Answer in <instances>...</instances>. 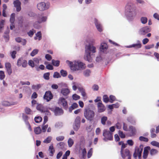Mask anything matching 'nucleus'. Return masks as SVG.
Masks as SVG:
<instances>
[{"mask_svg": "<svg viewBox=\"0 0 159 159\" xmlns=\"http://www.w3.org/2000/svg\"><path fill=\"white\" fill-rule=\"evenodd\" d=\"M96 52V48L93 45L90 44L86 45L85 47L84 59L89 62H91L92 60L91 56L93 55L91 53H95Z\"/></svg>", "mask_w": 159, "mask_h": 159, "instance_id": "obj_1", "label": "nucleus"}, {"mask_svg": "<svg viewBox=\"0 0 159 159\" xmlns=\"http://www.w3.org/2000/svg\"><path fill=\"white\" fill-rule=\"evenodd\" d=\"M125 9L128 19L130 20H132L135 16L134 5L131 2H129L126 4Z\"/></svg>", "mask_w": 159, "mask_h": 159, "instance_id": "obj_2", "label": "nucleus"}, {"mask_svg": "<svg viewBox=\"0 0 159 159\" xmlns=\"http://www.w3.org/2000/svg\"><path fill=\"white\" fill-rule=\"evenodd\" d=\"M73 63V66H71V69L74 71L83 70L86 67L85 64L80 61H75Z\"/></svg>", "mask_w": 159, "mask_h": 159, "instance_id": "obj_3", "label": "nucleus"}, {"mask_svg": "<svg viewBox=\"0 0 159 159\" xmlns=\"http://www.w3.org/2000/svg\"><path fill=\"white\" fill-rule=\"evenodd\" d=\"M84 116L88 120L91 121L94 118L95 112L90 108H87L84 109Z\"/></svg>", "mask_w": 159, "mask_h": 159, "instance_id": "obj_4", "label": "nucleus"}, {"mask_svg": "<svg viewBox=\"0 0 159 159\" xmlns=\"http://www.w3.org/2000/svg\"><path fill=\"white\" fill-rule=\"evenodd\" d=\"M113 133L110 132L107 129L103 131L102 135L104 137L103 140L105 141L107 140H112L113 139Z\"/></svg>", "mask_w": 159, "mask_h": 159, "instance_id": "obj_5", "label": "nucleus"}, {"mask_svg": "<svg viewBox=\"0 0 159 159\" xmlns=\"http://www.w3.org/2000/svg\"><path fill=\"white\" fill-rule=\"evenodd\" d=\"M37 110L40 111L42 113H45L46 114L48 115L49 112V109L52 110L51 108H48L46 107H44L43 105L39 104L37 105L36 107Z\"/></svg>", "mask_w": 159, "mask_h": 159, "instance_id": "obj_6", "label": "nucleus"}, {"mask_svg": "<svg viewBox=\"0 0 159 159\" xmlns=\"http://www.w3.org/2000/svg\"><path fill=\"white\" fill-rule=\"evenodd\" d=\"M49 6V3L46 4L44 2L39 3L37 5L38 9L41 11H43L48 9Z\"/></svg>", "mask_w": 159, "mask_h": 159, "instance_id": "obj_7", "label": "nucleus"}, {"mask_svg": "<svg viewBox=\"0 0 159 159\" xmlns=\"http://www.w3.org/2000/svg\"><path fill=\"white\" fill-rule=\"evenodd\" d=\"M58 103L60 105H61L65 108H67L68 107L67 102L66 99L63 98H60L58 101Z\"/></svg>", "mask_w": 159, "mask_h": 159, "instance_id": "obj_8", "label": "nucleus"}, {"mask_svg": "<svg viewBox=\"0 0 159 159\" xmlns=\"http://www.w3.org/2000/svg\"><path fill=\"white\" fill-rule=\"evenodd\" d=\"M151 31L150 28L148 26L141 28L139 31V34L141 35H144Z\"/></svg>", "mask_w": 159, "mask_h": 159, "instance_id": "obj_9", "label": "nucleus"}, {"mask_svg": "<svg viewBox=\"0 0 159 159\" xmlns=\"http://www.w3.org/2000/svg\"><path fill=\"white\" fill-rule=\"evenodd\" d=\"M17 65L18 66H21L22 67L25 68L27 66V61L23 58H20L17 61Z\"/></svg>", "mask_w": 159, "mask_h": 159, "instance_id": "obj_10", "label": "nucleus"}, {"mask_svg": "<svg viewBox=\"0 0 159 159\" xmlns=\"http://www.w3.org/2000/svg\"><path fill=\"white\" fill-rule=\"evenodd\" d=\"M98 108V112L101 113L104 112L106 110V107L102 103V102H99L97 104Z\"/></svg>", "mask_w": 159, "mask_h": 159, "instance_id": "obj_11", "label": "nucleus"}, {"mask_svg": "<svg viewBox=\"0 0 159 159\" xmlns=\"http://www.w3.org/2000/svg\"><path fill=\"white\" fill-rule=\"evenodd\" d=\"M53 98L52 93L50 91L46 92L44 96V99L46 100L47 102L49 101Z\"/></svg>", "mask_w": 159, "mask_h": 159, "instance_id": "obj_12", "label": "nucleus"}, {"mask_svg": "<svg viewBox=\"0 0 159 159\" xmlns=\"http://www.w3.org/2000/svg\"><path fill=\"white\" fill-rule=\"evenodd\" d=\"M94 23L97 30L100 32H102V25L96 19H94Z\"/></svg>", "mask_w": 159, "mask_h": 159, "instance_id": "obj_13", "label": "nucleus"}, {"mask_svg": "<svg viewBox=\"0 0 159 159\" xmlns=\"http://www.w3.org/2000/svg\"><path fill=\"white\" fill-rule=\"evenodd\" d=\"M47 19V17L42 15H39L37 16V20L39 23H41L45 22Z\"/></svg>", "mask_w": 159, "mask_h": 159, "instance_id": "obj_14", "label": "nucleus"}, {"mask_svg": "<svg viewBox=\"0 0 159 159\" xmlns=\"http://www.w3.org/2000/svg\"><path fill=\"white\" fill-rule=\"evenodd\" d=\"M18 102H10L7 101H3L2 102V105L5 106H8L16 105Z\"/></svg>", "mask_w": 159, "mask_h": 159, "instance_id": "obj_15", "label": "nucleus"}, {"mask_svg": "<svg viewBox=\"0 0 159 159\" xmlns=\"http://www.w3.org/2000/svg\"><path fill=\"white\" fill-rule=\"evenodd\" d=\"M5 66L8 74V75H10L12 73V70L11 64L9 62L6 63L5 64Z\"/></svg>", "mask_w": 159, "mask_h": 159, "instance_id": "obj_16", "label": "nucleus"}, {"mask_svg": "<svg viewBox=\"0 0 159 159\" xmlns=\"http://www.w3.org/2000/svg\"><path fill=\"white\" fill-rule=\"evenodd\" d=\"M14 6L16 8V11H19L21 10V3L18 0H16L14 1L13 2Z\"/></svg>", "mask_w": 159, "mask_h": 159, "instance_id": "obj_17", "label": "nucleus"}, {"mask_svg": "<svg viewBox=\"0 0 159 159\" xmlns=\"http://www.w3.org/2000/svg\"><path fill=\"white\" fill-rule=\"evenodd\" d=\"M150 149V147L148 146L144 148L143 156V157L144 159H145L147 158L148 154V150H149Z\"/></svg>", "mask_w": 159, "mask_h": 159, "instance_id": "obj_18", "label": "nucleus"}, {"mask_svg": "<svg viewBox=\"0 0 159 159\" xmlns=\"http://www.w3.org/2000/svg\"><path fill=\"white\" fill-rule=\"evenodd\" d=\"M54 113L56 116H59L63 114V110L59 107H56L54 110Z\"/></svg>", "mask_w": 159, "mask_h": 159, "instance_id": "obj_19", "label": "nucleus"}, {"mask_svg": "<svg viewBox=\"0 0 159 159\" xmlns=\"http://www.w3.org/2000/svg\"><path fill=\"white\" fill-rule=\"evenodd\" d=\"M48 151L49 152V156L51 157L53 156L55 152V150L53 147V144H52L49 146Z\"/></svg>", "mask_w": 159, "mask_h": 159, "instance_id": "obj_20", "label": "nucleus"}, {"mask_svg": "<svg viewBox=\"0 0 159 159\" xmlns=\"http://www.w3.org/2000/svg\"><path fill=\"white\" fill-rule=\"evenodd\" d=\"M108 48V46L105 43H102L101 44L100 49L101 52H104Z\"/></svg>", "mask_w": 159, "mask_h": 159, "instance_id": "obj_21", "label": "nucleus"}, {"mask_svg": "<svg viewBox=\"0 0 159 159\" xmlns=\"http://www.w3.org/2000/svg\"><path fill=\"white\" fill-rule=\"evenodd\" d=\"M142 45L140 42L139 40L137 41V43L133 44L129 47V48L134 47L136 48H139L141 47Z\"/></svg>", "mask_w": 159, "mask_h": 159, "instance_id": "obj_22", "label": "nucleus"}, {"mask_svg": "<svg viewBox=\"0 0 159 159\" xmlns=\"http://www.w3.org/2000/svg\"><path fill=\"white\" fill-rule=\"evenodd\" d=\"M70 92L69 89L68 88H64L61 89V93L64 96L67 95Z\"/></svg>", "mask_w": 159, "mask_h": 159, "instance_id": "obj_23", "label": "nucleus"}, {"mask_svg": "<svg viewBox=\"0 0 159 159\" xmlns=\"http://www.w3.org/2000/svg\"><path fill=\"white\" fill-rule=\"evenodd\" d=\"M78 89L81 93L82 96L83 97L86 98V94L85 92V90L82 87H78Z\"/></svg>", "mask_w": 159, "mask_h": 159, "instance_id": "obj_24", "label": "nucleus"}, {"mask_svg": "<svg viewBox=\"0 0 159 159\" xmlns=\"http://www.w3.org/2000/svg\"><path fill=\"white\" fill-rule=\"evenodd\" d=\"M127 144H124V143L122 144L121 147V150L120 151V153L122 158L123 159H125V156L123 154V150L124 148L126 147Z\"/></svg>", "mask_w": 159, "mask_h": 159, "instance_id": "obj_25", "label": "nucleus"}, {"mask_svg": "<svg viewBox=\"0 0 159 159\" xmlns=\"http://www.w3.org/2000/svg\"><path fill=\"white\" fill-rule=\"evenodd\" d=\"M42 39V34L41 32L39 31L38 32L35 34V36L34 37V39L35 40H40Z\"/></svg>", "mask_w": 159, "mask_h": 159, "instance_id": "obj_26", "label": "nucleus"}, {"mask_svg": "<svg viewBox=\"0 0 159 159\" xmlns=\"http://www.w3.org/2000/svg\"><path fill=\"white\" fill-rule=\"evenodd\" d=\"M129 131L131 134V135H133L135 134L136 133V130L135 128L132 126L129 127Z\"/></svg>", "mask_w": 159, "mask_h": 159, "instance_id": "obj_27", "label": "nucleus"}, {"mask_svg": "<svg viewBox=\"0 0 159 159\" xmlns=\"http://www.w3.org/2000/svg\"><path fill=\"white\" fill-rule=\"evenodd\" d=\"M52 64L54 66H58L60 64V61L58 60H52Z\"/></svg>", "mask_w": 159, "mask_h": 159, "instance_id": "obj_28", "label": "nucleus"}, {"mask_svg": "<svg viewBox=\"0 0 159 159\" xmlns=\"http://www.w3.org/2000/svg\"><path fill=\"white\" fill-rule=\"evenodd\" d=\"M72 89L74 91H75L77 89H78V88L79 87H78V84L76 82H73L72 83Z\"/></svg>", "mask_w": 159, "mask_h": 159, "instance_id": "obj_29", "label": "nucleus"}, {"mask_svg": "<svg viewBox=\"0 0 159 159\" xmlns=\"http://www.w3.org/2000/svg\"><path fill=\"white\" fill-rule=\"evenodd\" d=\"M24 118L25 119V123H26V124L28 126L29 129V130L30 131H32V129L31 128V126H30V124L29 123V122L28 121H27L26 120L27 119V118H28L27 116H25L24 117Z\"/></svg>", "mask_w": 159, "mask_h": 159, "instance_id": "obj_30", "label": "nucleus"}, {"mask_svg": "<svg viewBox=\"0 0 159 159\" xmlns=\"http://www.w3.org/2000/svg\"><path fill=\"white\" fill-rule=\"evenodd\" d=\"M52 139V138L51 136H48L47 138H46L43 141V142L45 143H50Z\"/></svg>", "mask_w": 159, "mask_h": 159, "instance_id": "obj_31", "label": "nucleus"}, {"mask_svg": "<svg viewBox=\"0 0 159 159\" xmlns=\"http://www.w3.org/2000/svg\"><path fill=\"white\" fill-rule=\"evenodd\" d=\"M107 120V117L106 116H103L101 119V123L103 125L106 124V122Z\"/></svg>", "mask_w": 159, "mask_h": 159, "instance_id": "obj_32", "label": "nucleus"}, {"mask_svg": "<svg viewBox=\"0 0 159 159\" xmlns=\"http://www.w3.org/2000/svg\"><path fill=\"white\" fill-rule=\"evenodd\" d=\"M34 132L35 134H40L41 132V128L39 127H36L34 129Z\"/></svg>", "mask_w": 159, "mask_h": 159, "instance_id": "obj_33", "label": "nucleus"}, {"mask_svg": "<svg viewBox=\"0 0 159 159\" xmlns=\"http://www.w3.org/2000/svg\"><path fill=\"white\" fill-rule=\"evenodd\" d=\"M15 14L14 13H13L11 15L10 20L11 23L14 24L15 21Z\"/></svg>", "mask_w": 159, "mask_h": 159, "instance_id": "obj_34", "label": "nucleus"}, {"mask_svg": "<svg viewBox=\"0 0 159 159\" xmlns=\"http://www.w3.org/2000/svg\"><path fill=\"white\" fill-rule=\"evenodd\" d=\"M143 145H140L139 147L137 149H136L137 151L138 154H142L143 150Z\"/></svg>", "mask_w": 159, "mask_h": 159, "instance_id": "obj_35", "label": "nucleus"}, {"mask_svg": "<svg viewBox=\"0 0 159 159\" xmlns=\"http://www.w3.org/2000/svg\"><path fill=\"white\" fill-rule=\"evenodd\" d=\"M91 73V71L87 69L84 70L83 72L84 75L86 77L89 76Z\"/></svg>", "mask_w": 159, "mask_h": 159, "instance_id": "obj_36", "label": "nucleus"}, {"mask_svg": "<svg viewBox=\"0 0 159 159\" xmlns=\"http://www.w3.org/2000/svg\"><path fill=\"white\" fill-rule=\"evenodd\" d=\"M158 152V151L155 149H152L150 151V154L151 156H153L157 154Z\"/></svg>", "mask_w": 159, "mask_h": 159, "instance_id": "obj_37", "label": "nucleus"}, {"mask_svg": "<svg viewBox=\"0 0 159 159\" xmlns=\"http://www.w3.org/2000/svg\"><path fill=\"white\" fill-rule=\"evenodd\" d=\"M151 144L153 146L159 148V143L156 141H152L151 143Z\"/></svg>", "mask_w": 159, "mask_h": 159, "instance_id": "obj_38", "label": "nucleus"}, {"mask_svg": "<svg viewBox=\"0 0 159 159\" xmlns=\"http://www.w3.org/2000/svg\"><path fill=\"white\" fill-rule=\"evenodd\" d=\"M68 143L69 147H71L74 144L73 140L71 138L69 139L68 141Z\"/></svg>", "mask_w": 159, "mask_h": 159, "instance_id": "obj_39", "label": "nucleus"}, {"mask_svg": "<svg viewBox=\"0 0 159 159\" xmlns=\"http://www.w3.org/2000/svg\"><path fill=\"white\" fill-rule=\"evenodd\" d=\"M35 32V31L34 29H32L31 30H30L29 32H28L27 34L29 36L32 37L34 34Z\"/></svg>", "mask_w": 159, "mask_h": 159, "instance_id": "obj_40", "label": "nucleus"}, {"mask_svg": "<svg viewBox=\"0 0 159 159\" xmlns=\"http://www.w3.org/2000/svg\"><path fill=\"white\" fill-rule=\"evenodd\" d=\"M80 126V125L74 123L73 127V129L75 131H77L79 129Z\"/></svg>", "mask_w": 159, "mask_h": 159, "instance_id": "obj_41", "label": "nucleus"}, {"mask_svg": "<svg viewBox=\"0 0 159 159\" xmlns=\"http://www.w3.org/2000/svg\"><path fill=\"white\" fill-rule=\"evenodd\" d=\"M80 118L79 116H77L75 118L74 123L80 125Z\"/></svg>", "mask_w": 159, "mask_h": 159, "instance_id": "obj_42", "label": "nucleus"}, {"mask_svg": "<svg viewBox=\"0 0 159 159\" xmlns=\"http://www.w3.org/2000/svg\"><path fill=\"white\" fill-rule=\"evenodd\" d=\"M42 120V118L40 116H37L34 118V120L36 123H38Z\"/></svg>", "mask_w": 159, "mask_h": 159, "instance_id": "obj_43", "label": "nucleus"}, {"mask_svg": "<svg viewBox=\"0 0 159 159\" xmlns=\"http://www.w3.org/2000/svg\"><path fill=\"white\" fill-rule=\"evenodd\" d=\"M39 52V50L37 49H34L31 53H30V55L32 57H34L35 55L37 54Z\"/></svg>", "mask_w": 159, "mask_h": 159, "instance_id": "obj_44", "label": "nucleus"}, {"mask_svg": "<svg viewBox=\"0 0 159 159\" xmlns=\"http://www.w3.org/2000/svg\"><path fill=\"white\" fill-rule=\"evenodd\" d=\"M41 87V85L39 84L36 85H33L32 86V88L33 89L38 90Z\"/></svg>", "mask_w": 159, "mask_h": 159, "instance_id": "obj_45", "label": "nucleus"}, {"mask_svg": "<svg viewBox=\"0 0 159 159\" xmlns=\"http://www.w3.org/2000/svg\"><path fill=\"white\" fill-rule=\"evenodd\" d=\"M147 18L146 17H142L141 18V22L143 24H146L147 22Z\"/></svg>", "mask_w": 159, "mask_h": 159, "instance_id": "obj_46", "label": "nucleus"}, {"mask_svg": "<svg viewBox=\"0 0 159 159\" xmlns=\"http://www.w3.org/2000/svg\"><path fill=\"white\" fill-rule=\"evenodd\" d=\"M60 73L62 76L63 77H66L67 75V72L65 70H62L60 71Z\"/></svg>", "mask_w": 159, "mask_h": 159, "instance_id": "obj_47", "label": "nucleus"}, {"mask_svg": "<svg viewBox=\"0 0 159 159\" xmlns=\"http://www.w3.org/2000/svg\"><path fill=\"white\" fill-rule=\"evenodd\" d=\"M25 113L28 114H30L32 113V111L30 108L28 107H26L25 109Z\"/></svg>", "mask_w": 159, "mask_h": 159, "instance_id": "obj_48", "label": "nucleus"}, {"mask_svg": "<svg viewBox=\"0 0 159 159\" xmlns=\"http://www.w3.org/2000/svg\"><path fill=\"white\" fill-rule=\"evenodd\" d=\"M103 98V101L105 103H107L109 101V100L107 95H104Z\"/></svg>", "mask_w": 159, "mask_h": 159, "instance_id": "obj_49", "label": "nucleus"}, {"mask_svg": "<svg viewBox=\"0 0 159 159\" xmlns=\"http://www.w3.org/2000/svg\"><path fill=\"white\" fill-rule=\"evenodd\" d=\"M123 154L125 155V157H128L130 155L129 150L127 149H126L125 150L124 152V153H123Z\"/></svg>", "mask_w": 159, "mask_h": 159, "instance_id": "obj_50", "label": "nucleus"}, {"mask_svg": "<svg viewBox=\"0 0 159 159\" xmlns=\"http://www.w3.org/2000/svg\"><path fill=\"white\" fill-rule=\"evenodd\" d=\"M116 100V98L115 97L112 95H111L110 96V100H109V102L111 103H113V102Z\"/></svg>", "mask_w": 159, "mask_h": 159, "instance_id": "obj_51", "label": "nucleus"}, {"mask_svg": "<svg viewBox=\"0 0 159 159\" xmlns=\"http://www.w3.org/2000/svg\"><path fill=\"white\" fill-rule=\"evenodd\" d=\"M61 77V76L60 74L58 72H56L54 73V74L53 75V77L54 78H58Z\"/></svg>", "mask_w": 159, "mask_h": 159, "instance_id": "obj_52", "label": "nucleus"}, {"mask_svg": "<svg viewBox=\"0 0 159 159\" xmlns=\"http://www.w3.org/2000/svg\"><path fill=\"white\" fill-rule=\"evenodd\" d=\"M93 149L92 148L90 149L88 153L87 157L88 158H90L92 155Z\"/></svg>", "mask_w": 159, "mask_h": 159, "instance_id": "obj_53", "label": "nucleus"}, {"mask_svg": "<svg viewBox=\"0 0 159 159\" xmlns=\"http://www.w3.org/2000/svg\"><path fill=\"white\" fill-rule=\"evenodd\" d=\"M5 76L4 72L2 71H0V79L3 80L5 78Z\"/></svg>", "mask_w": 159, "mask_h": 159, "instance_id": "obj_54", "label": "nucleus"}, {"mask_svg": "<svg viewBox=\"0 0 159 159\" xmlns=\"http://www.w3.org/2000/svg\"><path fill=\"white\" fill-rule=\"evenodd\" d=\"M86 151L85 148H84L82 150V158L84 159L86 155Z\"/></svg>", "mask_w": 159, "mask_h": 159, "instance_id": "obj_55", "label": "nucleus"}, {"mask_svg": "<svg viewBox=\"0 0 159 159\" xmlns=\"http://www.w3.org/2000/svg\"><path fill=\"white\" fill-rule=\"evenodd\" d=\"M118 134L120 136L121 138H124L125 137V135L123 133L122 131L119 130L118 131Z\"/></svg>", "mask_w": 159, "mask_h": 159, "instance_id": "obj_56", "label": "nucleus"}, {"mask_svg": "<svg viewBox=\"0 0 159 159\" xmlns=\"http://www.w3.org/2000/svg\"><path fill=\"white\" fill-rule=\"evenodd\" d=\"M139 139L141 141H143L144 142H148V140L147 138L143 136L140 137L139 138Z\"/></svg>", "mask_w": 159, "mask_h": 159, "instance_id": "obj_57", "label": "nucleus"}, {"mask_svg": "<svg viewBox=\"0 0 159 159\" xmlns=\"http://www.w3.org/2000/svg\"><path fill=\"white\" fill-rule=\"evenodd\" d=\"M73 98L75 100H77L80 98V97L79 95L76 94H73L72 96Z\"/></svg>", "mask_w": 159, "mask_h": 159, "instance_id": "obj_58", "label": "nucleus"}, {"mask_svg": "<svg viewBox=\"0 0 159 159\" xmlns=\"http://www.w3.org/2000/svg\"><path fill=\"white\" fill-rule=\"evenodd\" d=\"M50 73H45L43 75V77L44 79L46 80H48L49 79V76Z\"/></svg>", "mask_w": 159, "mask_h": 159, "instance_id": "obj_59", "label": "nucleus"}, {"mask_svg": "<svg viewBox=\"0 0 159 159\" xmlns=\"http://www.w3.org/2000/svg\"><path fill=\"white\" fill-rule=\"evenodd\" d=\"M28 64L29 66H31L32 67H34V63L33 61L30 60L29 61Z\"/></svg>", "mask_w": 159, "mask_h": 159, "instance_id": "obj_60", "label": "nucleus"}, {"mask_svg": "<svg viewBox=\"0 0 159 159\" xmlns=\"http://www.w3.org/2000/svg\"><path fill=\"white\" fill-rule=\"evenodd\" d=\"M87 41L90 44L92 45V44L94 43L95 42V40L93 39H87Z\"/></svg>", "mask_w": 159, "mask_h": 159, "instance_id": "obj_61", "label": "nucleus"}, {"mask_svg": "<svg viewBox=\"0 0 159 159\" xmlns=\"http://www.w3.org/2000/svg\"><path fill=\"white\" fill-rule=\"evenodd\" d=\"M64 138V137L63 136H60L57 137L56 138L57 140L58 141H60L63 140Z\"/></svg>", "mask_w": 159, "mask_h": 159, "instance_id": "obj_62", "label": "nucleus"}, {"mask_svg": "<svg viewBox=\"0 0 159 159\" xmlns=\"http://www.w3.org/2000/svg\"><path fill=\"white\" fill-rule=\"evenodd\" d=\"M45 58L48 61H50L52 59V56L49 54H47L45 56Z\"/></svg>", "mask_w": 159, "mask_h": 159, "instance_id": "obj_63", "label": "nucleus"}, {"mask_svg": "<svg viewBox=\"0 0 159 159\" xmlns=\"http://www.w3.org/2000/svg\"><path fill=\"white\" fill-rule=\"evenodd\" d=\"M46 68L47 69L50 70H52L53 69V66L50 64L47 65L46 66Z\"/></svg>", "mask_w": 159, "mask_h": 159, "instance_id": "obj_64", "label": "nucleus"}]
</instances>
